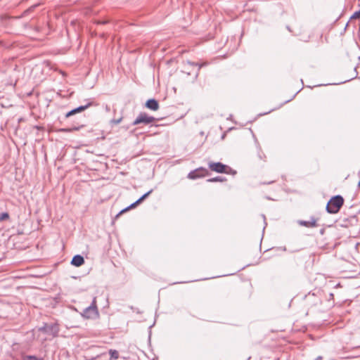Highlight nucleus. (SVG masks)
Instances as JSON below:
<instances>
[{"instance_id":"obj_17","label":"nucleus","mask_w":360,"mask_h":360,"mask_svg":"<svg viewBox=\"0 0 360 360\" xmlns=\"http://www.w3.org/2000/svg\"><path fill=\"white\" fill-rule=\"evenodd\" d=\"M95 23L96 25H105V24L109 23V20H98L95 21Z\"/></svg>"},{"instance_id":"obj_2","label":"nucleus","mask_w":360,"mask_h":360,"mask_svg":"<svg viewBox=\"0 0 360 360\" xmlns=\"http://www.w3.org/2000/svg\"><path fill=\"white\" fill-rule=\"evenodd\" d=\"M156 120V118L150 116L146 112H141L139 116L134 120L132 124L138 125L139 124H149Z\"/></svg>"},{"instance_id":"obj_19","label":"nucleus","mask_w":360,"mask_h":360,"mask_svg":"<svg viewBox=\"0 0 360 360\" xmlns=\"http://www.w3.org/2000/svg\"><path fill=\"white\" fill-rule=\"evenodd\" d=\"M44 64L45 65V66H46V68H49V69H51V62H49V61H48V60H47V61H44Z\"/></svg>"},{"instance_id":"obj_6","label":"nucleus","mask_w":360,"mask_h":360,"mask_svg":"<svg viewBox=\"0 0 360 360\" xmlns=\"http://www.w3.org/2000/svg\"><path fill=\"white\" fill-rule=\"evenodd\" d=\"M99 313L97 307H88L83 310L82 316L86 319H96Z\"/></svg>"},{"instance_id":"obj_13","label":"nucleus","mask_w":360,"mask_h":360,"mask_svg":"<svg viewBox=\"0 0 360 360\" xmlns=\"http://www.w3.org/2000/svg\"><path fill=\"white\" fill-rule=\"evenodd\" d=\"M110 360H116L119 358V352L115 349H110L109 351Z\"/></svg>"},{"instance_id":"obj_14","label":"nucleus","mask_w":360,"mask_h":360,"mask_svg":"<svg viewBox=\"0 0 360 360\" xmlns=\"http://www.w3.org/2000/svg\"><path fill=\"white\" fill-rule=\"evenodd\" d=\"M226 179L224 177H221V176H216V177H214V178H210V179H208L207 180V182H218V181H225Z\"/></svg>"},{"instance_id":"obj_12","label":"nucleus","mask_w":360,"mask_h":360,"mask_svg":"<svg viewBox=\"0 0 360 360\" xmlns=\"http://www.w3.org/2000/svg\"><path fill=\"white\" fill-rule=\"evenodd\" d=\"M85 126L84 124H80L77 126H74L72 128H63L60 129L59 131L62 132H71L72 131H79L80 129L83 128Z\"/></svg>"},{"instance_id":"obj_9","label":"nucleus","mask_w":360,"mask_h":360,"mask_svg":"<svg viewBox=\"0 0 360 360\" xmlns=\"http://www.w3.org/2000/svg\"><path fill=\"white\" fill-rule=\"evenodd\" d=\"M317 220L315 219L314 217H311L310 218L309 221H305V220H299L297 221L298 224L302 226H305L307 228L311 227H316L318 226V224L316 223Z\"/></svg>"},{"instance_id":"obj_24","label":"nucleus","mask_w":360,"mask_h":360,"mask_svg":"<svg viewBox=\"0 0 360 360\" xmlns=\"http://www.w3.org/2000/svg\"><path fill=\"white\" fill-rule=\"evenodd\" d=\"M274 181H274V180H273V181H269V182H266V183H264V184H271V183H273V182H274Z\"/></svg>"},{"instance_id":"obj_18","label":"nucleus","mask_w":360,"mask_h":360,"mask_svg":"<svg viewBox=\"0 0 360 360\" xmlns=\"http://www.w3.org/2000/svg\"><path fill=\"white\" fill-rule=\"evenodd\" d=\"M352 18H360V10L355 12L352 16Z\"/></svg>"},{"instance_id":"obj_10","label":"nucleus","mask_w":360,"mask_h":360,"mask_svg":"<svg viewBox=\"0 0 360 360\" xmlns=\"http://www.w3.org/2000/svg\"><path fill=\"white\" fill-rule=\"evenodd\" d=\"M146 107L150 110L155 111L159 109V103L155 98H150L146 101Z\"/></svg>"},{"instance_id":"obj_25","label":"nucleus","mask_w":360,"mask_h":360,"mask_svg":"<svg viewBox=\"0 0 360 360\" xmlns=\"http://www.w3.org/2000/svg\"><path fill=\"white\" fill-rule=\"evenodd\" d=\"M358 186L360 188V181L358 183Z\"/></svg>"},{"instance_id":"obj_11","label":"nucleus","mask_w":360,"mask_h":360,"mask_svg":"<svg viewBox=\"0 0 360 360\" xmlns=\"http://www.w3.org/2000/svg\"><path fill=\"white\" fill-rule=\"evenodd\" d=\"M84 263V257L80 255H75L70 264L75 266L79 267L82 266Z\"/></svg>"},{"instance_id":"obj_4","label":"nucleus","mask_w":360,"mask_h":360,"mask_svg":"<svg viewBox=\"0 0 360 360\" xmlns=\"http://www.w3.org/2000/svg\"><path fill=\"white\" fill-rule=\"evenodd\" d=\"M39 331L50 334L53 337L58 336L59 333V326L57 323L48 324L44 323V326L39 328Z\"/></svg>"},{"instance_id":"obj_3","label":"nucleus","mask_w":360,"mask_h":360,"mask_svg":"<svg viewBox=\"0 0 360 360\" xmlns=\"http://www.w3.org/2000/svg\"><path fill=\"white\" fill-rule=\"evenodd\" d=\"M209 168L214 172L221 174H229V170L231 169L226 165H224L220 162H210L208 165Z\"/></svg>"},{"instance_id":"obj_7","label":"nucleus","mask_w":360,"mask_h":360,"mask_svg":"<svg viewBox=\"0 0 360 360\" xmlns=\"http://www.w3.org/2000/svg\"><path fill=\"white\" fill-rule=\"evenodd\" d=\"M153 192V189L150 190L145 194H143L142 196H141L136 201L127 207L126 208L123 209L122 211L120 212V213L117 214L119 216L120 214H122L124 212H127L132 208L136 207L138 205L141 203L151 193Z\"/></svg>"},{"instance_id":"obj_21","label":"nucleus","mask_w":360,"mask_h":360,"mask_svg":"<svg viewBox=\"0 0 360 360\" xmlns=\"http://www.w3.org/2000/svg\"><path fill=\"white\" fill-rule=\"evenodd\" d=\"M37 6V5H34L33 6H32L31 8H30L28 10H27L25 11V13H27V12H30V11H32L35 7Z\"/></svg>"},{"instance_id":"obj_15","label":"nucleus","mask_w":360,"mask_h":360,"mask_svg":"<svg viewBox=\"0 0 360 360\" xmlns=\"http://www.w3.org/2000/svg\"><path fill=\"white\" fill-rule=\"evenodd\" d=\"M24 360H43L41 359H39L36 356L34 355H26L23 357Z\"/></svg>"},{"instance_id":"obj_22","label":"nucleus","mask_w":360,"mask_h":360,"mask_svg":"<svg viewBox=\"0 0 360 360\" xmlns=\"http://www.w3.org/2000/svg\"><path fill=\"white\" fill-rule=\"evenodd\" d=\"M121 120H122V118H120V119H118V120H114L113 122H114L115 124H119V123H120Z\"/></svg>"},{"instance_id":"obj_1","label":"nucleus","mask_w":360,"mask_h":360,"mask_svg":"<svg viewBox=\"0 0 360 360\" xmlns=\"http://www.w3.org/2000/svg\"><path fill=\"white\" fill-rule=\"evenodd\" d=\"M344 204L342 195H337L332 197L326 205V210L329 214H337Z\"/></svg>"},{"instance_id":"obj_23","label":"nucleus","mask_w":360,"mask_h":360,"mask_svg":"<svg viewBox=\"0 0 360 360\" xmlns=\"http://www.w3.org/2000/svg\"><path fill=\"white\" fill-rule=\"evenodd\" d=\"M323 357L321 356H317L315 360H322Z\"/></svg>"},{"instance_id":"obj_16","label":"nucleus","mask_w":360,"mask_h":360,"mask_svg":"<svg viewBox=\"0 0 360 360\" xmlns=\"http://www.w3.org/2000/svg\"><path fill=\"white\" fill-rule=\"evenodd\" d=\"M9 218V214L7 212H3L1 213L0 216V221H4L6 219H8Z\"/></svg>"},{"instance_id":"obj_20","label":"nucleus","mask_w":360,"mask_h":360,"mask_svg":"<svg viewBox=\"0 0 360 360\" xmlns=\"http://www.w3.org/2000/svg\"><path fill=\"white\" fill-rule=\"evenodd\" d=\"M89 307H97V306H96V297H94L93 299V301H92V302H91V305Z\"/></svg>"},{"instance_id":"obj_8","label":"nucleus","mask_w":360,"mask_h":360,"mask_svg":"<svg viewBox=\"0 0 360 360\" xmlns=\"http://www.w3.org/2000/svg\"><path fill=\"white\" fill-rule=\"evenodd\" d=\"M92 105H93L92 102H89L87 104H86L84 105H80L76 108H74L66 113L65 117H70L75 115L76 113L82 112V111L85 110L86 109H87L88 108L91 106Z\"/></svg>"},{"instance_id":"obj_5","label":"nucleus","mask_w":360,"mask_h":360,"mask_svg":"<svg viewBox=\"0 0 360 360\" xmlns=\"http://www.w3.org/2000/svg\"><path fill=\"white\" fill-rule=\"evenodd\" d=\"M209 172L204 167H199L195 170L190 172L188 174V178L190 179H196L198 178L203 177L208 175Z\"/></svg>"}]
</instances>
